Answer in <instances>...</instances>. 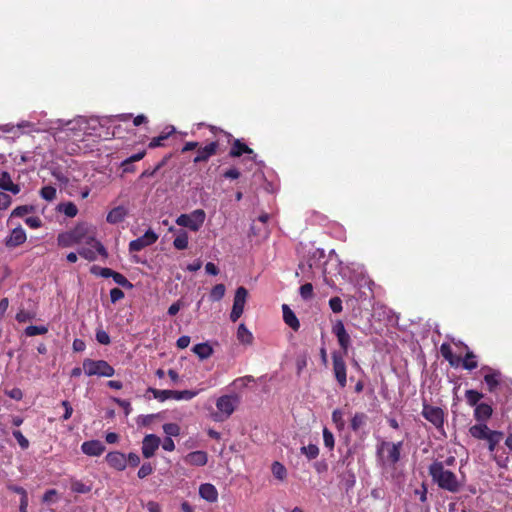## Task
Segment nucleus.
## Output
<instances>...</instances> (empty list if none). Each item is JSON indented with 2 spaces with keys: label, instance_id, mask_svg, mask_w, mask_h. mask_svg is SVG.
<instances>
[{
  "label": "nucleus",
  "instance_id": "338daca9",
  "mask_svg": "<svg viewBox=\"0 0 512 512\" xmlns=\"http://www.w3.org/2000/svg\"><path fill=\"white\" fill-rule=\"evenodd\" d=\"M33 317V315L28 312V311H25V310H20L17 314H16V320L19 322V323H24V322H27L29 320H31Z\"/></svg>",
  "mask_w": 512,
  "mask_h": 512
},
{
  "label": "nucleus",
  "instance_id": "bb28decb",
  "mask_svg": "<svg viewBox=\"0 0 512 512\" xmlns=\"http://www.w3.org/2000/svg\"><path fill=\"white\" fill-rule=\"evenodd\" d=\"M243 153L253 154V150L246 144L242 143L239 139H236L230 149V157H240Z\"/></svg>",
  "mask_w": 512,
  "mask_h": 512
},
{
  "label": "nucleus",
  "instance_id": "4c0bfd02",
  "mask_svg": "<svg viewBox=\"0 0 512 512\" xmlns=\"http://www.w3.org/2000/svg\"><path fill=\"white\" fill-rule=\"evenodd\" d=\"M111 278L113 281L118 284L119 286L126 288V289H132L133 284L121 273L113 271Z\"/></svg>",
  "mask_w": 512,
  "mask_h": 512
},
{
  "label": "nucleus",
  "instance_id": "f8f14e48",
  "mask_svg": "<svg viewBox=\"0 0 512 512\" xmlns=\"http://www.w3.org/2000/svg\"><path fill=\"white\" fill-rule=\"evenodd\" d=\"M403 446V442L391 443L383 441L377 449V453L380 454L382 450L386 449L388 452V461L391 464H396L400 460V451Z\"/></svg>",
  "mask_w": 512,
  "mask_h": 512
},
{
  "label": "nucleus",
  "instance_id": "37998d69",
  "mask_svg": "<svg viewBox=\"0 0 512 512\" xmlns=\"http://www.w3.org/2000/svg\"><path fill=\"white\" fill-rule=\"evenodd\" d=\"M39 193L44 200L49 202L56 198V189L50 185L42 187Z\"/></svg>",
  "mask_w": 512,
  "mask_h": 512
},
{
  "label": "nucleus",
  "instance_id": "6e6d98bb",
  "mask_svg": "<svg viewBox=\"0 0 512 512\" xmlns=\"http://www.w3.org/2000/svg\"><path fill=\"white\" fill-rule=\"evenodd\" d=\"M329 307L334 313L342 312V310H343L342 300L337 296L330 298Z\"/></svg>",
  "mask_w": 512,
  "mask_h": 512
},
{
  "label": "nucleus",
  "instance_id": "2eb2a0df",
  "mask_svg": "<svg viewBox=\"0 0 512 512\" xmlns=\"http://www.w3.org/2000/svg\"><path fill=\"white\" fill-rule=\"evenodd\" d=\"M27 239L25 230L18 226L14 228L10 235L5 239V246L8 248H15L22 245Z\"/></svg>",
  "mask_w": 512,
  "mask_h": 512
},
{
  "label": "nucleus",
  "instance_id": "ddd939ff",
  "mask_svg": "<svg viewBox=\"0 0 512 512\" xmlns=\"http://www.w3.org/2000/svg\"><path fill=\"white\" fill-rule=\"evenodd\" d=\"M160 445V438L155 434H148L142 441V454L145 458H151L154 456L155 451Z\"/></svg>",
  "mask_w": 512,
  "mask_h": 512
},
{
  "label": "nucleus",
  "instance_id": "c85d7f7f",
  "mask_svg": "<svg viewBox=\"0 0 512 512\" xmlns=\"http://www.w3.org/2000/svg\"><path fill=\"white\" fill-rule=\"evenodd\" d=\"M171 157H172V154H167L163 157V159L161 161H159L155 165V167L153 169L144 170L140 174L139 180L146 178V177H153L162 167H164L167 164V162L170 160Z\"/></svg>",
  "mask_w": 512,
  "mask_h": 512
},
{
  "label": "nucleus",
  "instance_id": "20e7f679",
  "mask_svg": "<svg viewBox=\"0 0 512 512\" xmlns=\"http://www.w3.org/2000/svg\"><path fill=\"white\" fill-rule=\"evenodd\" d=\"M206 213L202 209H196L190 214H181L176 218V224L197 232L204 224Z\"/></svg>",
  "mask_w": 512,
  "mask_h": 512
},
{
  "label": "nucleus",
  "instance_id": "a211bd4d",
  "mask_svg": "<svg viewBox=\"0 0 512 512\" xmlns=\"http://www.w3.org/2000/svg\"><path fill=\"white\" fill-rule=\"evenodd\" d=\"M185 463L193 466H204L208 461V455L205 451L197 450L188 453L184 458Z\"/></svg>",
  "mask_w": 512,
  "mask_h": 512
},
{
  "label": "nucleus",
  "instance_id": "c756f323",
  "mask_svg": "<svg viewBox=\"0 0 512 512\" xmlns=\"http://www.w3.org/2000/svg\"><path fill=\"white\" fill-rule=\"evenodd\" d=\"M368 417L365 413L357 412L351 419L350 427L352 431L358 432L360 428L367 424Z\"/></svg>",
  "mask_w": 512,
  "mask_h": 512
},
{
  "label": "nucleus",
  "instance_id": "9d476101",
  "mask_svg": "<svg viewBox=\"0 0 512 512\" xmlns=\"http://www.w3.org/2000/svg\"><path fill=\"white\" fill-rule=\"evenodd\" d=\"M422 416L432 423L437 429L442 428L444 424V412L440 407L423 405Z\"/></svg>",
  "mask_w": 512,
  "mask_h": 512
},
{
  "label": "nucleus",
  "instance_id": "f704fd0d",
  "mask_svg": "<svg viewBox=\"0 0 512 512\" xmlns=\"http://www.w3.org/2000/svg\"><path fill=\"white\" fill-rule=\"evenodd\" d=\"M57 242L61 247H70L77 244L76 240L72 237L71 231L60 233L57 237Z\"/></svg>",
  "mask_w": 512,
  "mask_h": 512
},
{
  "label": "nucleus",
  "instance_id": "bf43d9fd",
  "mask_svg": "<svg viewBox=\"0 0 512 512\" xmlns=\"http://www.w3.org/2000/svg\"><path fill=\"white\" fill-rule=\"evenodd\" d=\"M96 340L102 345H108L111 342L109 334L102 329L96 331Z\"/></svg>",
  "mask_w": 512,
  "mask_h": 512
},
{
  "label": "nucleus",
  "instance_id": "cd10ccee",
  "mask_svg": "<svg viewBox=\"0 0 512 512\" xmlns=\"http://www.w3.org/2000/svg\"><path fill=\"white\" fill-rule=\"evenodd\" d=\"M192 351L199 357L201 360L208 359L213 354V348L208 343H198L193 348Z\"/></svg>",
  "mask_w": 512,
  "mask_h": 512
},
{
  "label": "nucleus",
  "instance_id": "a18cd8bd",
  "mask_svg": "<svg viewBox=\"0 0 512 512\" xmlns=\"http://www.w3.org/2000/svg\"><path fill=\"white\" fill-rule=\"evenodd\" d=\"M163 431L167 437H176L180 434V427L176 423H166L163 425Z\"/></svg>",
  "mask_w": 512,
  "mask_h": 512
},
{
  "label": "nucleus",
  "instance_id": "6ab92c4d",
  "mask_svg": "<svg viewBox=\"0 0 512 512\" xmlns=\"http://www.w3.org/2000/svg\"><path fill=\"white\" fill-rule=\"evenodd\" d=\"M0 189L17 195L20 192V186L12 182L11 176L7 171L0 174Z\"/></svg>",
  "mask_w": 512,
  "mask_h": 512
},
{
  "label": "nucleus",
  "instance_id": "774afa93",
  "mask_svg": "<svg viewBox=\"0 0 512 512\" xmlns=\"http://www.w3.org/2000/svg\"><path fill=\"white\" fill-rule=\"evenodd\" d=\"M127 464H129L132 467H136L140 464L141 460L138 454L134 452H130L127 456Z\"/></svg>",
  "mask_w": 512,
  "mask_h": 512
},
{
  "label": "nucleus",
  "instance_id": "9b49d317",
  "mask_svg": "<svg viewBox=\"0 0 512 512\" xmlns=\"http://www.w3.org/2000/svg\"><path fill=\"white\" fill-rule=\"evenodd\" d=\"M157 239H158V235L152 229H148L144 233V235H142L141 237H138L135 240H132L129 243V251L130 252L141 251L142 249L154 244L157 241Z\"/></svg>",
  "mask_w": 512,
  "mask_h": 512
},
{
  "label": "nucleus",
  "instance_id": "aec40b11",
  "mask_svg": "<svg viewBox=\"0 0 512 512\" xmlns=\"http://www.w3.org/2000/svg\"><path fill=\"white\" fill-rule=\"evenodd\" d=\"M199 495L201 498L210 503H214L218 499V491L216 487L210 483H204L200 485Z\"/></svg>",
  "mask_w": 512,
  "mask_h": 512
},
{
  "label": "nucleus",
  "instance_id": "f3484780",
  "mask_svg": "<svg viewBox=\"0 0 512 512\" xmlns=\"http://www.w3.org/2000/svg\"><path fill=\"white\" fill-rule=\"evenodd\" d=\"M81 450L88 456H100L105 451V446L99 440H90L82 443Z\"/></svg>",
  "mask_w": 512,
  "mask_h": 512
},
{
  "label": "nucleus",
  "instance_id": "052dcab7",
  "mask_svg": "<svg viewBox=\"0 0 512 512\" xmlns=\"http://www.w3.org/2000/svg\"><path fill=\"white\" fill-rule=\"evenodd\" d=\"M61 406L64 408V414L61 418L63 421H66V420L70 419V417L72 416L73 408H72L70 402L67 400H63L61 402Z\"/></svg>",
  "mask_w": 512,
  "mask_h": 512
},
{
  "label": "nucleus",
  "instance_id": "4d7b16f0",
  "mask_svg": "<svg viewBox=\"0 0 512 512\" xmlns=\"http://www.w3.org/2000/svg\"><path fill=\"white\" fill-rule=\"evenodd\" d=\"M153 472V467L150 463H143L141 465V467L139 468L138 470V473H137V476L140 478V479H144L146 478L147 476H149L150 474H152Z\"/></svg>",
  "mask_w": 512,
  "mask_h": 512
},
{
  "label": "nucleus",
  "instance_id": "864d4df0",
  "mask_svg": "<svg viewBox=\"0 0 512 512\" xmlns=\"http://www.w3.org/2000/svg\"><path fill=\"white\" fill-rule=\"evenodd\" d=\"M14 438L17 440L19 446L21 449L26 450L29 447V441L28 439L22 434L20 430H14L12 432Z\"/></svg>",
  "mask_w": 512,
  "mask_h": 512
},
{
  "label": "nucleus",
  "instance_id": "58836bf2",
  "mask_svg": "<svg viewBox=\"0 0 512 512\" xmlns=\"http://www.w3.org/2000/svg\"><path fill=\"white\" fill-rule=\"evenodd\" d=\"M91 485H87L79 480H73L71 482V490L75 493L86 494L91 491Z\"/></svg>",
  "mask_w": 512,
  "mask_h": 512
},
{
  "label": "nucleus",
  "instance_id": "4468645a",
  "mask_svg": "<svg viewBox=\"0 0 512 512\" xmlns=\"http://www.w3.org/2000/svg\"><path fill=\"white\" fill-rule=\"evenodd\" d=\"M105 460L110 467L117 471H123L127 467L126 455L119 451L109 452Z\"/></svg>",
  "mask_w": 512,
  "mask_h": 512
},
{
  "label": "nucleus",
  "instance_id": "0e129e2a",
  "mask_svg": "<svg viewBox=\"0 0 512 512\" xmlns=\"http://www.w3.org/2000/svg\"><path fill=\"white\" fill-rule=\"evenodd\" d=\"M124 296V292L119 288H113L110 290V298L113 304L123 299Z\"/></svg>",
  "mask_w": 512,
  "mask_h": 512
},
{
  "label": "nucleus",
  "instance_id": "412c9836",
  "mask_svg": "<svg viewBox=\"0 0 512 512\" xmlns=\"http://www.w3.org/2000/svg\"><path fill=\"white\" fill-rule=\"evenodd\" d=\"M282 312L285 324H287L294 331H298L300 328V322L291 308L287 304H283Z\"/></svg>",
  "mask_w": 512,
  "mask_h": 512
},
{
  "label": "nucleus",
  "instance_id": "5fc2aeb1",
  "mask_svg": "<svg viewBox=\"0 0 512 512\" xmlns=\"http://www.w3.org/2000/svg\"><path fill=\"white\" fill-rule=\"evenodd\" d=\"M300 295L304 300H308L313 296V286L311 283H305L300 287Z\"/></svg>",
  "mask_w": 512,
  "mask_h": 512
},
{
  "label": "nucleus",
  "instance_id": "423d86ee",
  "mask_svg": "<svg viewBox=\"0 0 512 512\" xmlns=\"http://www.w3.org/2000/svg\"><path fill=\"white\" fill-rule=\"evenodd\" d=\"M147 392L152 393L153 397L161 402L166 401L168 399L191 400L198 394L197 391H192V390H183V391L159 390V389L152 388V387H149L147 389Z\"/></svg>",
  "mask_w": 512,
  "mask_h": 512
},
{
  "label": "nucleus",
  "instance_id": "a878e982",
  "mask_svg": "<svg viewBox=\"0 0 512 512\" xmlns=\"http://www.w3.org/2000/svg\"><path fill=\"white\" fill-rule=\"evenodd\" d=\"M236 336L238 341L243 345H251L254 340L253 334L244 323L239 324Z\"/></svg>",
  "mask_w": 512,
  "mask_h": 512
},
{
  "label": "nucleus",
  "instance_id": "f03ea898",
  "mask_svg": "<svg viewBox=\"0 0 512 512\" xmlns=\"http://www.w3.org/2000/svg\"><path fill=\"white\" fill-rule=\"evenodd\" d=\"M72 233V237L76 240L78 243H85L87 245H90L91 247L95 248L97 250V253L100 254L103 257H107L108 253L106 248L103 246V244L96 240L94 236V232L92 230V226L82 222L77 224L72 230H70Z\"/></svg>",
  "mask_w": 512,
  "mask_h": 512
},
{
  "label": "nucleus",
  "instance_id": "69168bd1",
  "mask_svg": "<svg viewBox=\"0 0 512 512\" xmlns=\"http://www.w3.org/2000/svg\"><path fill=\"white\" fill-rule=\"evenodd\" d=\"M114 402L120 406L121 408H123L124 412L126 415H128L131 410H132V407H131V404L128 400H125V399H120V398H114L113 399Z\"/></svg>",
  "mask_w": 512,
  "mask_h": 512
},
{
  "label": "nucleus",
  "instance_id": "7ed1b4c3",
  "mask_svg": "<svg viewBox=\"0 0 512 512\" xmlns=\"http://www.w3.org/2000/svg\"><path fill=\"white\" fill-rule=\"evenodd\" d=\"M86 376L112 377L115 369L106 360H94L86 358L82 362Z\"/></svg>",
  "mask_w": 512,
  "mask_h": 512
},
{
  "label": "nucleus",
  "instance_id": "603ef678",
  "mask_svg": "<svg viewBox=\"0 0 512 512\" xmlns=\"http://www.w3.org/2000/svg\"><path fill=\"white\" fill-rule=\"evenodd\" d=\"M97 250L95 248H81L78 251V254L89 261H94L97 258L96 255Z\"/></svg>",
  "mask_w": 512,
  "mask_h": 512
},
{
  "label": "nucleus",
  "instance_id": "0eeeda50",
  "mask_svg": "<svg viewBox=\"0 0 512 512\" xmlns=\"http://www.w3.org/2000/svg\"><path fill=\"white\" fill-rule=\"evenodd\" d=\"M344 356L340 351L332 352L333 373L341 388H344L347 384V368Z\"/></svg>",
  "mask_w": 512,
  "mask_h": 512
},
{
  "label": "nucleus",
  "instance_id": "393cba45",
  "mask_svg": "<svg viewBox=\"0 0 512 512\" xmlns=\"http://www.w3.org/2000/svg\"><path fill=\"white\" fill-rule=\"evenodd\" d=\"M482 369L483 370H488V371L491 372V373L486 374L484 376V381L487 384V386L489 388V391L493 392L495 390V388L499 385V377H500L501 373L499 371L492 370L488 366H485Z\"/></svg>",
  "mask_w": 512,
  "mask_h": 512
},
{
  "label": "nucleus",
  "instance_id": "79ce46f5",
  "mask_svg": "<svg viewBox=\"0 0 512 512\" xmlns=\"http://www.w3.org/2000/svg\"><path fill=\"white\" fill-rule=\"evenodd\" d=\"M332 422L335 424L336 428L339 431H342L345 428V420L343 418V412L340 409H335L332 412Z\"/></svg>",
  "mask_w": 512,
  "mask_h": 512
},
{
  "label": "nucleus",
  "instance_id": "3c124183",
  "mask_svg": "<svg viewBox=\"0 0 512 512\" xmlns=\"http://www.w3.org/2000/svg\"><path fill=\"white\" fill-rule=\"evenodd\" d=\"M33 206L31 205H21L17 206L11 213L12 217H22L28 213L33 211Z\"/></svg>",
  "mask_w": 512,
  "mask_h": 512
},
{
  "label": "nucleus",
  "instance_id": "dca6fc26",
  "mask_svg": "<svg viewBox=\"0 0 512 512\" xmlns=\"http://www.w3.org/2000/svg\"><path fill=\"white\" fill-rule=\"evenodd\" d=\"M218 142L213 141L204 147H199L196 157L193 159L194 163L206 162L210 157L216 154L218 149Z\"/></svg>",
  "mask_w": 512,
  "mask_h": 512
},
{
  "label": "nucleus",
  "instance_id": "49530a36",
  "mask_svg": "<svg viewBox=\"0 0 512 512\" xmlns=\"http://www.w3.org/2000/svg\"><path fill=\"white\" fill-rule=\"evenodd\" d=\"M91 273L103 278H110L114 270L110 268H104L97 265L91 267Z\"/></svg>",
  "mask_w": 512,
  "mask_h": 512
},
{
  "label": "nucleus",
  "instance_id": "7c9ffc66",
  "mask_svg": "<svg viewBox=\"0 0 512 512\" xmlns=\"http://www.w3.org/2000/svg\"><path fill=\"white\" fill-rule=\"evenodd\" d=\"M188 239V233L185 230H177L173 245L177 250H184L188 247Z\"/></svg>",
  "mask_w": 512,
  "mask_h": 512
},
{
  "label": "nucleus",
  "instance_id": "1a4fd4ad",
  "mask_svg": "<svg viewBox=\"0 0 512 512\" xmlns=\"http://www.w3.org/2000/svg\"><path fill=\"white\" fill-rule=\"evenodd\" d=\"M247 295L248 291L245 287L240 286L236 289L233 306L230 313V319L232 322H236L243 314Z\"/></svg>",
  "mask_w": 512,
  "mask_h": 512
},
{
  "label": "nucleus",
  "instance_id": "13d9d810",
  "mask_svg": "<svg viewBox=\"0 0 512 512\" xmlns=\"http://www.w3.org/2000/svg\"><path fill=\"white\" fill-rule=\"evenodd\" d=\"M52 176L62 185H67L69 179L66 175H64L59 168H53L51 170Z\"/></svg>",
  "mask_w": 512,
  "mask_h": 512
},
{
  "label": "nucleus",
  "instance_id": "473e14b6",
  "mask_svg": "<svg viewBox=\"0 0 512 512\" xmlns=\"http://www.w3.org/2000/svg\"><path fill=\"white\" fill-rule=\"evenodd\" d=\"M57 210L70 218L75 217L78 213V208L73 202L60 203L57 206Z\"/></svg>",
  "mask_w": 512,
  "mask_h": 512
},
{
  "label": "nucleus",
  "instance_id": "39448f33",
  "mask_svg": "<svg viewBox=\"0 0 512 512\" xmlns=\"http://www.w3.org/2000/svg\"><path fill=\"white\" fill-rule=\"evenodd\" d=\"M239 404V397L237 395H223L216 401V407L219 414L215 416V420L223 421L229 418L235 411Z\"/></svg>",
  "mask_w": 512,
  "mask_h": 512
},
{
  "label": "nucleus",
  "instance_id": "f257e3e1",
  "mask_svg": "<svg viewBox=\"0 0 512 512\" xmlns=\"http://www.w3.org/2000/svg\"><path fill=\"white\" fill-rule=\"evenodd\" d=\"M429 475L439 488L451 493L459 492L462 487V483L457 479V476L452 471L444 468L443 462L434 461L429 466Z\"/></svg>",
  "mask_w": 512,
  "mask_h": 512
},
{
  "label": "nucleus",
  "instance_id": "b1692460",
  "mask_svg": "<svg viewBox=\"0 0 512 512\" xmlns=\"http://www.w3.org/2000/svg\"><path fill=\"white\" fill-rule=\"evenodd\" d=\"M491 432L485 423L475 424L469 428L470 435L479 440H486Z\"/></svg>",
  "mask_w": 512,
  "mask_h": 512
},
{
  "label": "nucleus",
  "instance_id": "8fccbe9b",
  "mask_svg": "<svg viewBox=\"0 0 512 512\" xmlns=\"http://www.w3.org/2000/svg\"><path fill=\"white\" fill-rule=\"evenodd\" d=\"M253 381H254V378L250 375L244 376V377H239L231 383V386H233L234 389H242V388L246 387L248 385V383L253 382Z\"/></svg>",
  "mask_w": 512,
  "mask_h": 512
},
{
  "label": "nucleus",
  "instance_id": "de8ad7c7",
  "mask_svg": "<svg viewBox=\"0 0 512 512\" xmlns=\"http://www.w3.org/2000/svg\"><path fill=\"white\" fill-rule=\"evenodd\" d=\"M173 131H174V127H172L171 132H169V133H162L161 135L152 138L151 141L148 144V147L153 149V148H156V147L163 146V141L166 140Z\"/></svg>",
  "mask_w": 512,
  "mask_h": 512
},
{
  "label": "nucleus",
  "instance_id": "c9c22d12",
  "mask_svg": "<svg viewBox=\"0 0 512 512\" xmlns=\"http://www.w3.org/2000/svg\"><path fill=\"white\" fill-rule=\"evenodd\" d=\"M465 398L470 406L476 407L478 405L477 403L483 398V394L476 390L470 389L465 392Z\"/></svg>",
  "mask_w": 512,
  "mask_h": 512
},
{
  "label": "nucleus",
  "instance_id": "09e8293b",
  "mask_svg": "<svg viewBox=\"0 0 512 512\" xmlns=\"http://www.w3.org/2000/svg\"><path fill=\"white\" fill-rule=\"evenodd\" d=\"M323 441H324L325 447H327L329 450H332L334 448V445H335L334 435L326 427L323 429Z\"/></svg>",
  "mask_w": 512,
  "mask_h": 512
},
{
  "label": "nucleus",
  "instance_id": "ea45409f",
  "mask_svg": "<svg viewBox=\"0 0 512 512\" xmlns=\"http://www.w3.org/2000/svg\"><path fill=\"white\" fill-rule=\"evenodd\" d=\"M25 335L28 337L36 336V335H43L48 332V328L46 326H36V325H30L27 326L24 330Z\"/></svg>",
  "mask_w": 512,
  "mask_h": 512
},
{
  "label": "nucleus",
  "instance_id": "a19ab883",
  "mask_svg": "<svg viewBox=\"0 0 512 512\" xmlns=\"http://www.w3.org/2000/svg\"><path fill=\"white\" fill-rule=\"evenodd\" d=\"M226 288L224 284L215 285L210 292V299L213 302L220 301L225 295Z\"/></svg>",
  "mask_w": 512,
  "mask_h": 512
},
{
  "label": "nucleus",
  "instance_id": "e433bc0d",
  "mask_svg": "<svg viewBox=\"0 0 512 512\" xmlns=\"http://www.w3.org/2000/svg\"><path fill=\"white\" fill-rule=\"evenodd\" d=\"M300 451L303 455L307 457L308 460H312L317 458L319 455V448L315 444H309L307 446H302Z\"/></svg>",
  "mask_w": 512,
  "mask_h": 512
},
{
  "label": "nucleus",
  "instance_id": "c03bdc74",
  "mask_svg": "<svg viewBox=\"0 0 512 512\" xmlns=\"http://www.w3.org/2000/svg\"><path fill=\"white\" fill-rule=\"evenodd\" d=\"M272 473L275 478L283 480L287 475V470L283 464L276 461L272 464Z\"/></svg>",
  "mask_w": 512,
  "mask_h": 512
},
{
  "label": "nucleus",
  "instance_id": "680f3d73",
  "mask_svg": "<svg viewBox=\"0 0 512 512\" xmlns=\"http://www.w3.org/2000/svg\"><path fill=\"white\" fill-rule=\"evenodd\" d=\"M12 202L11 196L0 191V210L7 209Z\"/></svg>",
  "mask_w": 512,
  "mask_h": 512
},
{
  "label": "nucleus",
  "instance_id": "5701e85b",
  "mask_svg": "<svg viewBox=\"0 0 512 512\" xmlns=\"http://www.w3.org/2000/svg\"><path fill=\"white\" fill-rule=\"evenodd\" d=\"M492 407L486 403L478 404L474 409V417L479 422L487 421L492 415Z\"/></svg>",
  "mask_w": 512,
  "mask_h": 512
},
{
  "label": "nucleus",
  "instance_id": "6e6552de",
  "mask_svg": "<svg viewBox=\"0 0 512 512\" xmlns=\"http://www.w3.org/2000/svg\"><path fill=\"white\" fill-rule=\"evenodd\" d=\"M332 333L336 336L338 344L341 348V353L347 355L351 347V337L346 331L342 320H336L332 325Z\"/></svg>",
  "mask_w": 512,
  "mask_h": 512
},
{
  "label": "nucleus",
  "instance_id": "e2e57ef3",
  "mask_svg": "<svg viewBox=\"0 0 512 512\" xmlns=\"http://www.w3.org/2000/svg\"><path fill=\"white\" fill-rule=\"evenodd\" d=\"M25 223L30 227V228H39L42 226V221L41 219L38 217V216H30V217H27L25 219Z\"/></svg>",
  "mask_w": 512,
  "mask_h": 512
},
{
  "label": "nucleus",
  "instance_id": "4be33fe9",
  "mask_svg": "<svg viewBox=\"0 0 512 512\" xmlns=\"http://www.w3.org/2000/svg\"><path fill=\"white\" fill-rule=\"evenodd\" d=\"M127 214L128 211L125 207L117 206L107 214L106 220L110 224H118L125 219Z\"/></svg>",
  "mask_w": 512,
  "mask_h": 512
},
{
  "label": "nucleus",
  "instance_id": "2f4dec72",
  "mask_svg": "<svg viewBox=\"0 0 512 512\" xmlns=\"http://www.w3.org/2000/svg\"><path fill=\"white\" fill-rule=\"evenodd\" d=\"M503 437V432L492 430V432L489 433L488 437L486 438L488 443V450L490 452H494L496 446L502 441Z\"/></svg>",
  "mask_w": 512,
  "mask_h": 512
},
{
  "label": "nucleus",
  "instance_id": "72a5a7b5",
  "mask_svg": "<svg viewBox=\"0 0 512 512\" xmlns=\"http://www.w3.org/2000/svg\"><path fill=\"white\" fill-rule=\"evenodd\" d=\"M475 359L476 355L472 351H467L464 359L462 360V367L465 370H474L478 366V363Z\"/></svg>",
  "mask_w": 512,
  "mask_h": 512
}]
</instances>
